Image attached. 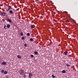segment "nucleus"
<instances>
[{"label": "nucleus", "instance_id": "obj_6", "mask_svg": "<svg viewBox=\"0 0 78 78\" xmlns=\"http://www.w3.org/2000/svg\"><path fill=\"white\" fill-rule=\"evenodd\" d=\"M68 53V52H67V51H64V53H63V54L64 55H67V54Z\"/></svg>", "mask_w": 78, "mask_h": 78}, {"label": "nucleus", "instance_id": "obj_18", "mask_svg": "<svg viewBox=\"0 0 78 78\" xmlns=\"http://www.w3.org/2000/svg\"><path fill=\"white\" fill-rule=\"evenodd\" d=\"M30 41H33V39L32 38H30Z\"/></svg>", "mask_w": 78, "mask_h": 78}, {"label": "nucleus", "instance_id": "obj_20", "mask_svg": "<svg viewBox=\"0 0 78 78\" xmlns=\"http://www.w3.org/2000/svg\"><path fill=\"white\" fill-rule=\"evenodd\" d=\"M6 25H5L4 27V28L5 29V30H6Z\"/></svg>", "mask_w": 78, "mask_h": 78}, {"label": "nucleus", "instance_id": "obj_22", "mask_svg": "<svg viewBox=\"0 0 78 78\" xmlns=\"http://www.w3.org/2000/svg\"><path fill=\"white\" fill-rule=\"evenodd\" d=\"M31 58H34V55H31Z\"/></svg>", "mask_w": 78, "mask_h": 78}, {"label": "nucleus", "instance_id": "obj_8", "mask_svg": "<svg viewBox=\"0 0 78 78\" xmlns=\"http://www.w3.org/2000/svg\"><path fill=\"white\" fill-rule=\"evenodd\" d=\"M7 21H8L9 22L11 23V22H12V20L10 19H8L7 20Z\"/></svg>", "mask_w": 78, "mask_h": 78}, {"label": "nucleus", "instance_id": "obj_26", "mask_svg": "<svg viewBox=\"0 0 78 78\" xmlns=\"http://www.w3.org/2000/svg\"><path fill=\"white\" fill-rule=\"evenodd\" d=\"M26 76H27L26 75H24L23 76V77L24 78H25V77H26Z\"/></svg>", "mask_w": 78, "mask_h": 78}, {"label": "nucleus", "instance_id": "obj_23", "mask_svg": "<svg viewBox=\"0 0 78 78\" xmlns=\"http://www.w3.org/2000/svg\"><path fill=\"white\" fill-rule=\"evenodd\" d=\"M24 45L25 47H27V44H24Z\"/></svg>", "mask_w": 78, "mask_h": 78}, {"label": "nucleus", "instance_id": "obj_11", "mask_svg": "<svg viewBox=\"0 0 78 78\" xmlns=\"http://www.w3.org/2000/svg\"><path fill=\"white\" fill-rule=\"evenodd\" d=\"M62 73H66V70H62Z\"/></svg>", "mask_w": 78, "mask_h": 78}, {"label": "nucleus", "instance_id": "obj_16", "mask_svg": "<svg viewBox=\"0 0 78 78\" xmlns=\"http://www.w3.org/2000/svg\"><path fill=\"white\" fill-rule=\"evenodd\" d=\"M34 53L35 55H37V53H38V52H37V51H35Z\"/></svg>", "mask_w": 78, "mask_h": 78}, {"label": "nucleus", "instance_id": "obj_24", "mask_svg": "<svg viewBox=\"0 0 78 78\" xmlns=\"http://www.w3.org/2000/svg\"><path fill=\"white\" fill-rule=\"evenodd\" d=\"M4 71L3 70H2V71H1V72L2 73H4Z\"/></svg>", "mask_w": 78, "mask_h": 78}, {"label": "nucleus", "instance_id": "obj_2", "mask_svg": "<svg viewBox=\"0 0 78 78\" xmlns=\"http://www.w3.org/2000/svg\"><path fill=\"white\" fill-rule=\"evenodd\" d=\"M32 76H33V74H32L31 73H29V75H28L29 78H31Z\"/></svg>", "mask_w": 78, "mask_h": 78}, {"label": "nucleus", "instance_id": "obj_1", "mask_svg": "<svg viewBox=\"0 0 78 78\" xmlns=\"http://www.w3.org/2000/svg\"><path fill=\"white\" fill-rule=\"evenodd\" d=\"M19 72H20V75H22V74H23V73H24V70L21 69L20 70V71Z\"/></svg>", "mask_w": 78, "mask_h": 78}, {"label": "nucleus", "instance_id": "obj_25", "mask_svg": "<svg viewBox=\"0 0 78 78\" xmlns=\"http://www.w3.org/2000/svg\"><path fill=\"white\" fill-rule=\"evenodd\" d=\"M24 39H25V37H22V39L23 40Z\"/></svg>", "mask_w": 78, "mask_h": 78}, {"label": "nucleus", "instance_id": "obj_12", "mask_svg": "<svg viewBox=\"0 0 78 78\" xmlns=\"http://www.w3.org/2000/svg\"><path fill=\"white\" fill-rule=\"evenodd\" d=\"M7 27L8 28H10V24H7Z\"/></svg>", "mask_w": 78, "mask_h": 78}, {"label": "nucleus", "instance_id": "obj_19", "mask_svg": "<svg viewBox=\"0 0 78 78\" xmlns=\"http://www.w3.org/2000/svg\"><path fill=\"white\" fill-rule=\"evenodd\" d=\"M8 8V9L6 10V11L7 12L9 10H10V9H10V8Z\"/></svg>", "mask_w": 78, "mask_h": 78}, {"label": "nucleus", "instance_id": "obj_15", "mask_svg": "<svg viewBox=\"0 0 78 78\" xmlns=\"http://www.w3.org/2000/svg\"><path fill=\"white\" fill-rule=\"evenodd\" d=\"M21 36H23V32H21L20 34Z\"/></svg>", "mask_w": 78, "mask_h": 78}, {"label": "nucleus", "instance_id": "obj_9", "mask_svg": "<svg viewBox=\"0 0 78 78\" xmlns=\"http://www.w3.org/2000/svg\"><path fill=\"white\" fill-rule=\"evenodd\" d=\"M66 22H68V23H69V22H70V21L69 20H67L66 21Z\"/></svg>", "mask_w": 78, "mask_h": 78}, {"label": "nucleus", "instance_id": "obj_7", "mask_svg": "<svg viewBox=\"0 0 78 78\" xmlns=\"http://www.w3.org/2000/svg\"><path fill=\"white\" fill-rule=\"evenodd\" d=\"M17 58L19 59H21L22 58V56H20V55H18L17 56Z\"/></svg>", "mask_w": 78, "mask_h": 78}, {"label": "nucleus", "instance_id": "obj_13", "mask_svg": "<svg viewBox=\"0 0 78 78\" xmlns=\"http://www.w3.org/2000/svg\"><path fill=\"white\" fill-rule=\"evenodd\" d=\"M27 36H30V34L29 33H27Z\"/></svg>", "mask_w": 78, "mask_h": 78}, {"label": "nucleus", "instance_id": "obj_17", "mask_svg": "<svg viewBox=\"0 0 78 78\" xmlns=\"http://www.w3.org/2000/svg\"><path fill=\"white\" fill-rule=\"evenodd\" d=\"M51 76H52V78H55V75H52Z\"/></svg>", "mask_w": 78, "mask_h": 78}, {"label": "nucleus", "instance_id": "obj_3", "mask_svg": "<svg viewBox=\"0 0 78 78\" xmlns=\"http://www.w3.org/2000/svg\"><path fill=\"white\" fill-rule=\"evenodd\" d=\"M7 63L6 62H5V61H4L2 62V64H1V65H6Z\"/></svg>", "mask_w": 78, "mask_h": 78}, {"label": "nucleus", "instance_id": "obj_27", "mask_svg": "<svg viewBox=\"0 0 78 78\" xmlns=\"http://www.w3.org/2000/svg\"><path fill=\"white\" fill-rule=\"evenodd\" d=\"M9 8H10V9H12V8L11 7V6H9Z\"/></svg>", "mask_w": 78, "mask_h": 78}, {"label": "nucleus", "instance_id": "obj_21", "mask_svg": "<svg viewBox=\"0 0 78 78\" xmlns=\"http://www.w3.org/2000/svg\"><path fill=\"white\" fill-rule=\"evenodd\" d=\"M30 27L31 29H33L34 28V27L33 26H31Z\"/></svg>", "mask_w": 78, "mask_h": 78}, {"label": "nucleus", "instance_id": "obj_14", "mask_svg": "<svg viewBox=\"0 0 78 78\" xmlns=\"http://www.w3.org/2000/svg\"><path fill=\"white\" fill-rule=\"evenodd\" d=\"M4 74H7L8 73V72L6 71H5L4 72Z\"/></svg>", "mask_w": 78, "mask_h": 78}, {"label": "nucleus", "instance_id": "obj_4", "mask_svg": "<svg viewBox=\"0 0 78 78\" xmlns=\"http://www.w3.org/2000/svg\"><path fill=\"white\" fill-rule=\"evenodd\" d=\"M9 13H10V14H12L13 12L12 11L10 10H9Z\"/></svg>", "mask_w": 78, "mask_h": 78}, {"label": "nucleus", "instance_id": "obj_10", "mask_svg": "<svg viewBox=\"0 0 78 78\" xmlns=\"http://www.w3.org/2000/svg\"><path fill=\"white\" fill-rule=\"evenodd\" d=\"M66 66L67 67H70V65L69 64H66Z\"/></svg>", "mask_w": 78, "mask_h": 78}, {"label": "nucleus", "instance_id": "obj_5", "mask_svg": "<svg viewBox=\"0 0 78 78\" xmlns=\"http://www.w3.org/2000/svg\"><path fill=\"white\" fill-rule=\"evenodd\" d=\"M2 16H6V13L5 12H3L2 13Z\"/></svg>", "mask_w": 78, "mask_h": 78}, {"label": "nucleus", "instance_id": "obj_28", "mask_svg": "<svg viewBox=\"0 0 78 78\" xmlns=\"http://www.w3.org/2000/svg\"><path fill=\"white\" fill-rule=\"evenodd\" d=\"M32 34H33V32H32Z\"/></svg>", "mask_w": 78, "mask_h": 78}]
</instances>
